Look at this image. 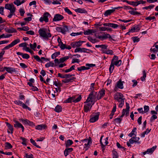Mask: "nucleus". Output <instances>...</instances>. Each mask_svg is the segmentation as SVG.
<instances>
[{"label":"nucleus","instance_id":"obj_1","mask_svg":"<svg viewBox=\"0 0 158 158\" xmlns=\"http://www.w3.org/2000/svg\"><path fill=\"white\" fill-rule=\"evenodd\" d=\"M98 94L97 92L94 91H91L89 94L85 103L89 102H95L97 100H98Z\"/></svg>","mask_w":158,"mask_h":158},{"label":"nucleus","instance_id":"obj_2","mask_svg":"<svg viewBox=\"0 0 158 158\" xmlns=\"http://www.w3.org/2000/svg\"><path fill=\"white\" fill-rule=\"evenodd\" d=\"M5 9L10 10V14L8 15L7 17L9 18L12 17L13 15H15V12L16 8L13 4L6 3L5 5Z\"/></svg>","mask_w":158,"mask_h":158},{"label":"nucleus","instance_id":"obj_3","mask_svg":"<svg viewBox=\"0 0 158 158\" xmlns=\"http://www.w3.org/2000/svg\"><path fill=\"white\" fill-rule=\"evenodd\" d=\"M47 30L45 28H40L39 31L38 33L40 36L45 40H47L48 38L51 37V34L50 33H47L46 32Z\"/></svg>","mask_w":158,"mask_h":158},{"label":"nucleus","instance_id":"obj_4","mask_svg":"<svg viewBox=\"0 0 158 158\" xmlns=\"http://www.w3.org/2000/svg\"><path fill=\"white\" fill-rule=\"evenodd\" d=\"M29 99H27L26 100L25 103H23L22 102L19 100H15L14 102L15 104L21 106L24 109H27L29 111L31 110V109L28 107L27 105L29 104Z\"/></svg>","mask_w":158,"mask_h":158},{"label":"nucleus","instance_id":"obj_5","mask_svg":"<svg viewBox=\"0 0 158 158\" xmlns=\"http://www.w3.org/2000/svg\"><path fill=\"white\" fill-rule=\"evenodd\" d=\"M81 141L85 143V150H88L92 143L91 141V138L90 137H89L88 139H85L81 140Z\"/></svg>","mask_w":158,"mask_h":158},{"label":"nucleus","instance_id":"obj_6","mask_svg":"<svg viewBox=\"0 0 158 158\" xmlns=\"http://www.w3.org/2000/svg\"><path fill=\"white\" fill-rule=\"evenodd\" d=\"M102 35H98V36H97L96 35L97 38H98L99 39H101V40H105L107 39V38H109V39L110 40H113L110 35L109 34H105V32H102Z\"/></svg>","mask_w":158,"mask_h":158},{"label":"nucleus","instance_id":"obj_7","mask_svg":"<svg viewBox=\"0 0 158 158\" xmlns=\"http://www.w3.org/2000/svg\"><path fill=\"white\" fill-rule=\"evenodd\" d=\"M6 70L8 73H12L13 72H16L17 71L16 69L10 67H4L3 70H2V72Z\"/></svg>","mask_w":158,"mask_h":158},{"label":"nucleus","instance_id":"obj_8","mask_svg":"<svg viewBox=\"0 0 158 158\" xmlns=\"http://www.w3.org/2000/svg\"><path fill=\"white\" fill-rule=\"evenodd\" d=\"M85 41H83L74 42L72 43L71 44V45L73 48H77L80 46Z\"/></svg>","mask_w":158,"mask_h":158},{"label":"nucleus","instance_id":"obj_9","mask_svg":"<svg viewBox=\"0 0 158 158\" xmlns=\"http://www.w3.org/2000/svg\"><path fill=\"white\" fill-rule=\"evenodd\" d=\"M122 7H116L114 8H113L112 9H110L106 10L105 11V12L104 13V15L105 16H107L108 15H110L111 13L114 12L116 9H118V8H122Z\"/></svg>","mask_w":158,"mask_h":158},{"label":"nucleus","instance_id":"obj_10","mask_svg":"<svg viewBox=\"0 0 158 158\" xmlns=\"http://www.w3.org/2000/svg\"><path fill=\"white\" fill-rule=\"evenodd\" d=\"M64 18V17L61 15L60 14H56L55 15L54 18L53 19V22H56L60 21L63 19Z\"/></svg>","mask_w":158,"mask_h":158},{"label":"nucleus","instance_id":"obj_11","mask_svg":"<svg viewBox=\"0 0 158 158\" xmlns=\"http://www.w3.org/2000/svg\"><path fill=\"white\" fill-rule=\"evenodd\" d=\"M95 47L96 48H101L102 52L104 53L106 50L107 49L108 45L105 44L96 45H95Z\"/></svg>","mask_w":158,"mask_h":158},{"label":"nucleus","instance_id":"obj_12","mask_svg":"<svg viewBox=\"0 0 158 158\" xmlns=\"http://www.w3.org/2000/svg\"><path fill=\"white\" fill-rule=\"evenodd\" d=\"M156 146H154L152 148L148 149L146 151L142 153L143 155H145L146 154H152L154 150L156 148Z\"/></svg>","mask_w":158,"mask_h":158},{"label":"nucleus","instance_id":"obj_13","mask_svg":"<svg viewBox=\"0 0 158 158\" xmlns=\"http://www.w3.org/2000/svg\"><path fill=\"white\" fill-rule=\"evenodd\" d=\"M114 99L117 101L124 97V96L121 93L118 92L114 96Z\"/></svg>","mask_w":158,"mask_h":158},{"label":"nucleus","instance_id":"obj_14","mask_svg":"<svg viewBox=\"0 0 158 158\" xmlns=\"http://www.w3.org/2000/svg\"><path fill=\"white\" fill-rule=\"evenodd\" d=\"M99 113H98L96 115L94 116H90L89 121L91 123H94L97 121L99 118Z\"/></svg>","mask_w":158,"mask_h":158},{"label":"nucleus","instance_id":"obj_15","mask_svg":"<svg viewBox=\"0 0 158 158\" xmlns=\"http://www.w3.org/2000/svg\"><path fill=\"white\" fill-rule=\"evenodd\" d=\"M15 123L14 124V126L16 128H20L22 129V132H23L24 131V127L22 125L19 123L18 121H15Z\"/></svg>","mask_w":158,"mask_h":158},{"label":"nucleus","instance_id":"obj_16","mask_svg":"<svg viewBox=\"0 0 158 158\" xmlns=\"http://www.w3.org/2000/svg\"><path fill=\"white\" fill-rule=\"evenodd\" d=\"M73 76H74V75L70 74H66L64 75L60 73H58V77L62 78H67L69 77H71Z\"/></svg>","mask_w":158,"mask_h":158},{"label":"nucleus","instance_id":"obj_17","mask_svg":"<svg viewBox=\"0 0 158 158\" xmlns=\"http://www.w3.org/2000/svg\"><path fill=\"white\" fill-rule=\"evenodd\" d=\"M16 54L18 55H20L22 56V58L23 59H29L30 57L29 55L27 53L23 54L22 52H17Z\"/></svg>","mask_w":158,"mask_h":158},{"label":"nucleus","instance_id":"obj_18","mask_svg":"<svg viewBox=\"0 0 158 158\" xmlns=\"http://www.w3.org/2000/svg\"><path fill=\"white\" fill-rule=\"evenodd\" d=\"M105 90L104 89H102L100 91L98 94V100L101 99L102 97H103L105 94Z\"/></svg>","mask_w":158,"mask_h":158},{"label":"nucleus","instance_id":"obj_19","mask_svg":"<svg viewBox=\"0 0 158 158\" xmlns=\"http://www.w3.org/2000/svg\"><path fill=\"white\" fill-rule=\"evenodd\" d=\"M49 16H51V15L48 12L45 13L43 15V17L44 19V21L46 23L48 22V18Z\"/></svg>","mask_w":158,"mask_h":158},{"label":"nucleus","instance_id":"obj_20","mask_svg":"<svg viewBox=\"0 0 158 158\" xmlns=\"http://www.w3.org/2000/svg\"><path fill=\"white\" fill-rule=\"evenodd\" d=\"M123 81H121V80H119L117 83L116 87H117L118 88L122 89L123 88Z\"/></svg>","mask_w":158,"mask_h":158},{"label":"nucleus","instance_id":"obj_21","mask_svg":"<svg viewBox=\"0 0 158 158\" xmlns=\"http://www.w3.org/2000/svg\"><path fill=\"white\" fill-rule=\"evenodd\" d=\"M139 139V137L135 136L130 139H129V142L133 144L137 142Z\"/></svg>","mask_w":158,"mask_h":158},{"label":"nucleus","instance_id":"obj_22","mask_svg":"<svg viewBox=\"0 0 158 158\" xmlns=\"http://www.w3.org/2000/svg\"><path fill=\"white\" fill-rule=\"evenodd\" d=\"M140 30V27L139 25H137L136 26H133L131 29L130 31L131 32H134L138 31Z\"/></svg>","mask_w":158,"mask_h":158},{"label":"nucleus","instance_id":"obj_23","mask_svg":"<svg viewBox=\"0 0 158 158\" xmlns=\"http://www.w3.org/2000/svg\"><path fill=\"white\" fill-rule=\"evenodd\" d=\"M73 151V148H66L64 151V154L65 156H68L69 153Z\"/></svg>","mask_w":158,"mask_h":158},{"label":"nucleus","instance_id":"obj_24","mask_svg":"<svg viewBox=\"0 0 158 158\" xmlns=\"http://www.w3.org/2000/svg\"><path fill=\"white\" fill-rule=\"evenodd\" d=\"M5 30L6 32L9 33H15L17 32L16 30L13 28H9L6 27L5 28Z\"/></svg>","mask_w":158,"mask_h":158},{"label":"nucleus","instance_id":"obj_25","mask_svg":"<svg viewBox=\"0 0 158 158\" xmlns=\"http://www.w3.org/2000/svg\"><path fill=\"white\" fill-rule=\"evenodd\" d=\"M75 11L77 12L80 13H87V11L84 8H78L77 9H76Z\"/></svg>","mask_w":158,"mask_h":158},{"label":"nucleus","instance_id":"obj_26","mask_svg":"<svg viewBox=\"0 0 158 158\" xmlns=\"http://www.w3.org/2000/svg\"><path fill=\"white\" fill-rule=\"evenodd\" d=\"M95 31L94 29H88L87 30L84 31V34L85 35H88L92 33H94Z\"/></svg>","mask_w":158,"mask_h":158},{"label":"nucleus","instance_id":"obj_27","mask_svg":"<svg viewBox=\"0 0 158 158\" xmlns=\"http://www.w3.org/2000/svg\"><path fill=\"white\" fill-rule=\"evenodd\" d=\"M125 98L124 97L121 98L119 100H118V102L119 103L118 105V107L120 108H122L124 105Z\"/></svg>","mask_w":158,"mask_h":158},{"label":"nucleus","instance_id":"obj_28","mask_svg":"<svg viewBox=\"0 0 158 158\" xmlns=\"http://www.w3.org/2000/svg\"><path fill=\"white\" fill-rule=\"evenodd\" d=\"M46 126L44 124L38 125L35 127V129L38 130H42L45 129Z\"/></svg>","mask_w":158,"mask_h":158},{"label":"nucleus","instance_id":"obj_29","mask_svg":"<svg viewBox=\"0 0 158 158\" xmlns=\"http://www.w3.org/2000/svg\"><path fill=\"white\" fill-rule=\"evenodd\" d=\"M73 143V141L70 139H68L65 142V147L68 148Z\"/></svg>","mask_w":158,"mask_h":158},{"label":"nucleus","instance_id":"obj_30","mask_svg":"<svg viewBox=\"0 0 158 158\" xmlns=\"http://www.w3.org/2000/svg\"><path fill=\"white\" fill-rule=\"evenodd\" d=\"M142 73L143 76L141 77L140 79L142 81H145V78L146 77V70H143Z\"/></svg>","mask_w":158,"mask_h":158},{"label":"nucleus","instance_id":"obj_31","mask_svg":"<svg viewBox=\"0 0 158 158\" xmlns=\"http://www.w3.org/2000/svg\"><path fill=\"white\" fill-rule=\"evenodd\" d=\"M136 129H137L136 127L134 128L133 129L131 132L128 135L129 136L132 137L133 135H136L135 134V133H136Z\"/></svg>","mask_w":158,"mask_h":158},{"label":"nucleus","instance_id":"obj_32","mask_svg":"<svg viewBox=\"0 0 158 158\" xmlns=\"http://www.w3.org/2000/svg\"><path fill=\"white\" fill-rule=\"evenodd\" d=\"M55 110L57 112H60L62 111V107L60 106L57 105L55 109Z\"/></svg>","mask_w":158,"mask_h":158},{"label":"nucleus","instance_id":"obj_33","mask_svg":"<svg viewBox=\"0 0 158 158\" xmlns=\"http://www.w3.org/2000/svg\"><path fill=\"white\" fill-rule=\"evenodd\" d=\"M20 41V40L19 39H16L15 40L12 42L10 43L12 47H13L15 45L19 43Z\"/></svg>","mask_w":158,"mask_h":158},{"label":"nucleus","instance_id":"obj_34","mask_svg":"<svg viewBox=\"0 0 158 158\" xmlns=\"http://www.w3.org/2000/svg\"><path fill=\"white\" fill-rule=\"evenodd\" d=\"M89 69V67H86L85 66H82L77 68V70L78 71H81L82 70H88Z\"/></svg>","mask_w":158,"mask_h":158},{"label":"nucleus","instance_id":"obj_35","mask_svg":"<svg viewBox=\"0 0 158 158\" xmlns=\"http://www.w3.org/2000/svg\"><path fill=\"white\" fill-rule=\"evenodd\" d=\"M62 33L65 34V33L68 31V27L67 26H64L63 27H62Z\"/></svg>","mask_w":158,"mask_h":158},{"label":"nucleus","instance_id":"obj_36","mask_svg":"<svg viewBox=\"0 0 158 158\" xmlns=\"http://www.w3.org/2000/svg\"><path fill=\"white\" fill-rule=\"evenodd\" d=\"M114 69V65L113 64V63L111 62L109 68V70L110 74H111L113 72Z\"/></svg>","mask_w":158,"mask_h":158},{"label":"nucleus","instance_id":"obj_37","mask_svg":"<svg viewBox=\"0 0 158 158\" xmlns=\"http://www.w3.org/2000/svg\"><path fill=\"white\" fill-rule=\"evenodd\" d=\"M6 125L8 127L9 129L11 131V133L12 134L13 131V128L12 125L9 123H6Z\"/></svg>","mask_w":158,"mask_h":158},{"label":"nucleus","instance_id":"obj_38","mask_svg":"<svg viewBox=\"0 0 158 158\" xmlns=\"http://www.w3.org/2000/svg\"><path fill=\"white\" fill-rule=\"evenodd\" d=\"M121 60H118L114 62V63H113V64L114 65H115L117 66H119L121 65Z\"/></svg>","mask_w":158,"mask_h":158},{"label":"nucleus","instance_id":"obj_39","mask_svg":"<svg viewBox=\"0 0 158 158\" xmlns=\"http://www.w3.org/2000/svg\"><path fill=\"white\" fill-rule=\"evenodd\" d=\"M74 77H72V78H70L69 79H65L62 80V82L64 83H67L73 80Z\"/></svg>","mask_w":158,"mask_h":158},{"label":"nucleus","instance_id":"obj_40","mask_svg":"<svg viewBox=\"0 0 158 158\" xmlns=\"http://www.w3.org/2000/svg\"><path fill=\"white\" fill-rule=\"evenodd\" d=\"M103 137V135H102L101 136L100 138V144H101V147L102 148V150L103 152H104V150H105V148H104L105 147V145L103 144V143L102 142V138Z\"/></svg>","mask_w":158,"mask_h":158},{"label":"nucleus","instance_id":"obj_41","mask_svg":"<svg viewBox=\"0 0 158 158\" xmlns=\"http://www.w3.org/2000/svg\"><path fill=\"white\" fill-rule=\"evenodd\" d=\"M113 158H118V153L114 150L112 151Z\"/></svg>","mask_w":158,"mask_h":158},{"label":"nucleus","instance_id":"obj_42","mask_svg":"<svg viewBox=\"0 0 158 158\" xmlns=\"http://www.w3.org/2000/svg\"><path fill=\"white\" fill-rule=\"evenodd\" d=\"M88 39L91 42L94 44L98 41L96 40V39H93L90 36L88 37Z\"/></svg>","mask_w":158,"mask_h":158},{"label":"nucleus","instance_id":"obj_43","mask_svg":"<svg viewBox=\"0 0 158 158\" xmlns=\"http://www.w3.org/2000/svg\"><path fill=\"white\" fill-rule=\"evenodd\" d=\"M60 52H55L54 53L52 54L51 56V58L52 59H54V58L56 57H57L58 55H60Z\"/></svg>","mask_w":158,"mask_h":158},{"label":"nucleus","instance_id":"obj_44","mask_svg":"<svg viewBox=\"0 0 158 158\" xmlns=\"http://www.w3.org/2000/svg\"><path fill=\"white\" fill-rule=\"evenodd\" d=\"M30 142H31V143H32V144L34 146H35V147H36L37 148H41L40 147V146H39L38 145H37L36 143L35 142V141L33 139H32L31 138L30 139Z\"/></svg>","mask_w":158,"mask_h":158},{"label":"nucleus","instance_id":"obj_45","mask_svg":"<svg viewBox=\"0 0 158 158\" xmlns=\"http://www.w3.org/2000/svg\"><path fill=\"white\" fill-rule=\"evenodd\" d=\"M113 52L112 50L108 49L107 48L104 53L105 54H110V55H112L113 54Z\"/></svg>","mask_w":158,"mask_h":158},{"label":"nucleus","instance_id":"obj_46","mask_svg":"<svg viewBox=\"0 0 158 158\" xmlns=\"http://www.w3.org/2000/svg\"><path fill=\"white\" fill-rule=\"evenodd\" d=\"M34 58L37 61L41 62V63L43 62V61L41 60V59L40 57L37 55H34L33 56Z\"/></svg>","mask_w":158,"mask_h":158},{"label":"nucleus","instance_id":"obj_47","mask_svg":"<svg viewBox=\"0 0 158 158\" xmlns=\"http://www.w3.org/2000/svg\"><path fill=\"white\" fill-rule=\"evenodd\" d=\"M132 39L134 43L138 42L139 41V38L137 36H133L132 37Z\"/></svg>","mask_w":158,"mask_h":158},{"label":"nucleus","instance_id":"obj_48","mask_svg":"<svg viewBox=\"0 0 158 158\" xmlns=\"http://www.w3.org/2000/svg\"><path fill=\"white\" fill-rule=\"evenodd\" d=\"M129 13L132 15H140L141 14L138 11H134L133 10L129 11Z\"/></svg>","mask_w":158,"mask_h":158},{"label":"nucleus","instance_id":"obj_49","mask_svg":"<svg viewBox=\"0 0 158 158\" xmlns=\"http://www.w3.org/2000/svg\"><path fill=\"white\" fill-rule=\"evenodd\" d=\"M127 3L130 5H132L134 6H137L136 2L128 1V2H127Z\"/></svg>","mask_w":158,"mask_h":158},{"label":"nucleus","instance_id":"obj_50","mask_svg":"<svg viewBox=\"0 0 158 158\" xmlns=\"http://www.w3.org/2000/svg\"><path fill=\"white\" fill-rule=\"evenodd\" d=\"M5 144V147L7 149H10L12 148V146L11 144L8 142H6Z\"/></svg>","mask_w":158,"mask_h":158},{"label":"nucleus","instance_id":"obj_51","mask_svg":"<svg viewBox=\"0 0 158 158\" xmlns=\"http://www.w3.org/2000/svg\"><path fill=\"white\" fill-rule=\"evenodd\" d=\"M54 66V63L52 62H49L46 64L45 65V66L46 68L49 67L50 66L53 67Z\"/></svg>","mask_w":158,"mask_h":158},{"label":"nucleus","instance_id":"obj_52","mask_svg":"<svg viewBox=\"0 0 158 158\" xmlns=\"http://www.w3.org/2000/svg\"><path fill=\"white\" fill-rule=\"evenodd\" d=\"M20 139H22L23 141V142H22V144L23 145H26L27 139L23 137H21Z\"/></svg>","mask_w":158,"mask_h":158},{"label":"nucleus","instance_id":"obj_53","mask_svg":"<svg viewBox=\"0 0 158 158\" xmlns=\"http://www.w3.org/2000/svg\"><path fill=\"white\" fill-rule=\"evenodd\" d=\"M122 119L120 118H117L114 119L115 122L117 123H120L122 121Z\"/></svg>","mask_w":158,"mask_h":158},{"label":"nucleus","instance_id":"obj_54","mask_svg":"<svg viewBox=\"0 0 158 158\" xmlns=\"http://www.w3.org/2000/svg\"><path fill=\"white\" fill-rule=\"evenodd\" d=\"M83 34V32L81 31L80 32L74 33L73 32L71 34V35L72 36H75L79 35H81Z\"/></svg>","mask_w":158,"mask_h":158},{"label":"nucleus","instance_id":"obj_55","mask_svg":"<svg viewBox=\"0 0 158 158\" xmlns=\"http://www.w3.org/2000/svg\"><path fill=\"white\" fill-rule=\"evenodd\" d=\"M85 50V48H76L74 50L75 52H82V50Z\"/></svg>","mask_w":158,"mask_h":158},{"label":"nucleus","instance_id":"obj_56","mask_svg":"<svg viewBox=\"0 0 158 158\" xmlns=\"http://www.w3.org/2000/svg\"><path fill=\"white\" fill-rule=\"evenodd\" d=\"M60 46V48L62 50H64L65 49L66 45L65 44H64L63 42H61L60 44L58 45Z\"/></svg>","mask_w":158,"mask_h":158},{"label":"nucleus","instance_id":"obj_57","mask_svg":"<svg viewBox=\"0 0 158 158\" xmlns=\"http://www.w3.org/2000/svg\"><path fill=\"white\" fill-rule=\"evenodd\" d=\"M29 46L31 48L34 50L35 48H36L37 46L36 43H34L33 44H29Z\"/></svg>","mask_w":158,"mask_h":158},{"label":"nucleus","instance_id":"obj_58","mask_svg":"<svg viewBox=\"0 0 158 158\" xmlns=\"http://www.w3.org/2000/svg\"><path fill=\"white\" fill-rule=\"evenodd\" d=\"M155 6L154 5H150L148 6H145L143 7V9H146L148 10V9H151L152 8H153Z\"/></svg>","mask_w":158,"mask_h":158},{"label":"nucleus","instance_id":"obj_59","mask_svg":"<svg viewBox=\"0 0 158 158\" xmlns=\"http://www.w3.org/2000/svg\"><path fill=\"white\" fill-rule=\"evenodd\" d=\"M91 108L89 106H88L86 105H85L84 106V110L85 112H87L89 111L90 110Z\"/></svg>","mask_w":158,"mask_h":158},{"label":"nucleus","instance_id":"obj_60","mask_svg":"<svg viewBox=\"0 0 158 158\" xmlns=\"http://www.w3.org/2000/svg\"><path fill=\"white\" fill-rule=\"evenodd\" d=\"M144 110V113H146L149 110V107L148 106H144L143 107Z\"/></svg>","mask_w":158,"mask_h":158},{"label":"nucleus","instance_id":"obj_61","mask_svg":"<svg viewBox=\"0 0 158 158\" xmlns=\"http://www.w3.org/2000/svg\"><path fill=\"white\" fill-rule=\"evenodd\" d=\"M14 3L15 5H16L17 6H18L21 4V2L20 0H15L14 2Z\"/></svg>","mask_w":158,"mask_h":158},{"label":"nucleus","instance_id":"obj_62","mask_svg":"<svg viewBox=\"0 0 158 158\" xmlns=\"http://www.w3.org/2000/svg\"><path fill=\"white\" fill-rule=\"evenodd\" d=\"M64 10L65 12L67 13L68 14L72 15V12L67 7L65 8Z\"/></svg>","mask_w":158,"mask_h":158},{"label":"nucleus","instance_id":"obj_63","mask_svg":"<svg viewBox=\"0 0 158 158\" xmlns=\"http://www.w3.org/2000/svg\"><path fill=\"white\" fill-rule=\"evenodd\" d=\"M157 118V116L155 114L153 115L150 118V122H152V121Z\"/></svg>","mask_w":158,"mask_h":158},{"label":"nucleus","instance_id":"obj_64","mask_svg":"<svg viewBox=\"0 0 158 158\" xmlns=\"http://www.w3.org/2000/svg\"><path fill=\"white\" fill-rule=\"evenodd\" d=\"M25 157L26 158H33V156L32 154L28 155V154L26 153Z\"/></svg>","mask_w":158,"mask_h":158}]
</instances>
